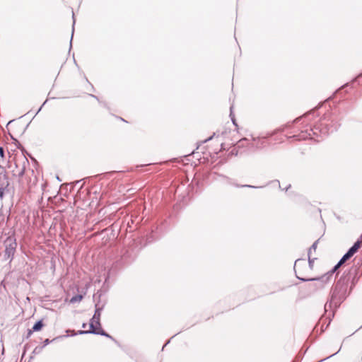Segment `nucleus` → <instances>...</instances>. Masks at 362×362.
I'll return each instance as SVG.
<instances>
[{"mask_svg": "<svg viewBox=\"0 0 362 362\" xmlns=\"http://www.w3.org/2000/svg\"><path fill=\"white\" fill-rule=\"evenodd\" d=\"M47 100H45L43 104L40 106V107L38 109V110L37 111L36 114L37 115L42 108V107L44 106V105L46 103Z\"/></svg>", "mask_w": 362, "mask_h": 362, "instance_id": "72a5a7b5", "label": "nucleus"}, {"mask_svg": "<svg viewBox=\"0 0 362 362\" xmlns=\"http://www.w3.org/2000/svg\"><path fill=\"white\" fill-rule=\"evenodd\" d=\"M66 336H58L57 337H54L53 339L52 340H49V339H46L43 341L42 342V346H43V348H45L46 346H47L48 344H49L50 343L53 342V341H57L59 339H63V338H65Z\"/></svg>", "mask_w": 362, "mask_h": 362, "instance_id": "4468645a", "label": "nucleus"}, {"mask_svg": "<svg viewBox=\"0 0 362 362\" xmlns=\"http://www.w3.org/2000/svg\"><path fill=\"white\" fill-rule=\"evenodd\" d=\"M149 164H146V165H148ZM143 166H146V165H138L137 167H143Z\"/></svg>", "mask_w": 362, "mask_h": 362, "instance_id": "ea45409f", "label": "nucleus"}, {"mask_svg": "<svg viewBox=\"0 0 362 362\" xmlns=\"http://www.w3.org/2000/svg\"><path fill=\"white\" fill-rule=\"evenodd\" d=\"M104 304H100V302H98L95 305V312L93 317L90 319L89 323H93L95 327H100V316L101 313L104 308Z\"/></svg>", "mask_w": 362, "mask_h": 362, "instance_id": "0eeeda50", "label": "nucleus"}, {"mask_svg": "<svg viewBox=\"0 0 362 362\" xmlns=\"http://www.w3.org/2000/svg\"><path fill=\"white\" fill-rule=\"evenodd\" d=\"M8 134L11 137V139L13 140V144H18L19 146H21V143L18 141V140L15 138L10 132H8Z\"/></svg>", "mask_w": 362, "mask_h": 362, "instance_id": "393cba45", "label": "nucleus"}, {"mask_svg": "<svg viewBox=\"0 0 362 362\" xmlns=\"http://www.w3.org/2000/svg\"><path fill=\"white\" fill-rule=\"evenodd\" d=\"M272 182L276 183L278 185L279 188L281 189V190L285 191V192H287L288 190V189H290L291 187V185L289 184L285 188H281V186L280 185V182L278 180H275L272 181Z\"/></svg>", "mask_w": 362, "mask_h": 362, "instance_id": "aec40b11", "label": "nucleus"}, {"mask_svg": "<svg viewBox=\"0 0 362 362\" xmlns=\"http://www.w3.org/2000/svg\"><path fill=\"white\" fill-rule=\"evenodd\" d=\"M351 257L346 252L341 257V259H343V261H347L349 260Z\"/></svg>", "mask_w": 362, "mask_h": 362, "instance_id": "bb28decb", "label": "nucleus"}, {"mask_svg": "<svg viewBox=\"0 0 362 362\" xmlns=\"http://www.w3.org/2000/svg\"><path fill=\"white\" fill-rule=\"evenodd\" d=\"M4 156H5L4 148L2 146H0V157L4 158Z\"/></svg>", "mask_w": 362, "mask_h": 362, "instance_id": "c85d7f7f", "label": "nucleus"}, {"mask_svg": "<svg viewBox=\"0 0 362 362\" xmlns=\"http://www.w3.org/2000/svg\"><path fill=\"white\" fill-rule=\"evenodd\" d=\"M83 296V295L81 294H76V295H74V296H72L70 299V303H77V302H80L82 300Z\"/></svg>", "mask_w": 362, "mask_h": 362, "instance_id": "2eb2a0df", "label": "nucleus"}, {"mask_svg": "<svg viewBox=\"0 0 362 362\" xmlns=\"http://www.w3.org/2000/svg\"><path fill=\"white\" fill-rule=\"evenodd\" d=\"M13 120H10L8 123H7V126L9 125L11 122H13Z\"/></svg>", "mask_w": 362, "mask_h": 362, "instance_id": "58836bf2", "label": "nucleus"}, {"mask_svg": "<svg viewBox=\"0 0 362 362\" xmlns=\"http://www.w3.org/2000/svg\"><path fill=\"white\" fill-rule=\"evenodd\" d=\"M319 240L320 239L317 240L316 241H315L313 245L310 246V247L309 248L308 250V255H311V253L313 251H315L316 249H317V244L319 243Z\"/></svg>", "mask_w": 362, "mask_h": 362, "instance_id": "f3484780", "label": "nucleus"}, {"mask_svg": "<svg viewBox=\"0 0 362 362\" xmlns=\"http://www.w3.org/2000/svg\"><path fill=\"white\" fill-rule=\"evenodd\" d=\"M5 247L4 259L11 262L13 259L14 254L17 247L16 239L14 235L8 236L4 242Z\"/></svg>", "mask_w": 362, "mask_h": 362, "instance_id": "39448f33", "label": "nucleus"}, {"mask_svg": "<svg viewBox=\"0 0 362 362\" xmlns=\"http://www.w3.org/2000/svg\"><path fill=\"white\" fill-rule=\"evenodd\" d=\"M317 211L320 214L321 213V209L320 208L317 209Z\"/></svg>", "mask_w": 362, "mask_h": 362, "instance_id": "79ce46f5", "label": "nucleus"}, {"mask_svg": "<svg viewBox=\"0 0 362 362\" xmlns=\"http://www.w3.org/2000/svg\"><path fill=\"white\" fill-rule=\"evenodd\" d=\"M341 118V112L339 110L337 112H327L313 127L310 125L308 128V124H306L303 127V129L300 131V134H294L291 137L296 140L310 139L319 141L320 138L322 139L337 131L341 125L339 121Z\"/></svg>", "mask_w": 362, "mask_h": 362, "instance_id": "f257e3e1", "label": "nucleus"}, {"mask_svg": "<svg viewBox=\"0 0 362 362\" xmlns=\"http://www.w3.org/2000/svg\"><path fill=\"white\" fill-rule=\"evenodd\" d=\"M86 326H87V324H86V322H83V323L82 324V328H86Z\"/></svg>", "mask_w": 362, "mask_h": 362, "instance_id": "4c0bfd02", "label": "nucleus"}, {"mask_svg": "<svg viewBox=\"0 0 362 362\" xmlns=\"http://www.w3.org/2000/svg\"><path fill=\"white\" fill-rule=\"evenodd\" d=\"M43 346H37L33 351L32 354L34 355H37L40 354L43 350Z\"/></svg>", "mask_w": 362, "mask_h": 362, "instance_id": "412c9836", "label": "nucleus"}, {"mask_svg": "<svg viewBox=\"0 0 362 362\" xmlns=\"http://www.w3.org/2000/svg\"><path fill=\"white\" fill-rule=\"evenodd\" d=\"M35 332L34 331H33V329H28V332H27V334L26 336L25 337V339H28V338L30 337V336L32 335V334Z\"/></svg>", "mask_w": 362, "mask_h": 362, "instance_id": "a878e982", "label": "nucleus"}, {"mask_svg": "<svg viewBox=\"0 0 362 362\" xmlns=\"http://www.w3.org/2000/svg\"><path fill=\"white\" fill-rule=\"evenodd\" d=\"M215 136H216V133H214L212 136H211L209 138H207L206 139L204 140L203 143H206L209 141H211Z\"/></svg>", "mask_w": 362, "mask_h": 362, "instance_id": "7c9ffc66", "label": "nucleus"}, {"mask_svg": "<svg viewBox=\"0 0 362 362\" xmlns=\"http://www.w3.org/2000/svg\"><path fill=\"white\" fill-rule=\"evenodd\" d=\"M89 95L93 98H95V100H97L98 101H99L100 103L103 104V105L106 107H107V104L105 103V102H100L98 97L95 95H93V94H89Z\"/></svg>", "mask_w": 362, "mask_h": 362, "instance_id": "b1692460", "label": "nucleus"}, {"mask_svg": "<svg viewBox=\"0 0 362 362\" xmlns=\"http://www.w3.org/2000/svg\"><path fill=\"white\" fill-rule=\"evenodd\" d=\"M346 262V261H343V259H340L339 261L337 262L338 267H341L342 264H344Z\"/></svg>", "mask_w": 362, "mask_h": 362, "instance_id": "2f4dec72", "label": "nucleus"}, {"mask_svg": "<svg viewBox=\"0 0 362 362\" xmlns=\"http://www.w3.org/2000/svg\"><path fill=\"white\" fill-rule=\"evenodd\" d=\"M24 173L23 170L20 173V175H23Z\"/></svg>", "mask_w": 362, "mask_h": 362, "instance_id": "37998d69", "label": "nucleus"}, {"mask_svg": "<svg viewBox=\"0 0 362 362\" xmlns=\"http://www.w3.org/2000/svg\"><path fill=\"white\" fill-rule=\"evenodd\" d=\"M233 110V105H231V106H230V119H231V121H232L233 124L235 127H238V124H237V123H236V120H235V116H234V115L233 114V110Z\"/></svg>", "mask_w": 362, "mask_h": 362, "instance_id": "4be33fe9", "label": "nucleus"}, {"mask_svg": "<svg viewBox=\"0 0 362 362\" xmlns=\"http://www.w3.org/2000/svg\"><path fill=\"white\" fill-rule=\"evenodd\" d=\"M170 339H169L162 347V351L164 349V348L170 343Z\"/></svg>", "mask_w": 362, "mask_h": 362, "instance_id": "c9c22d12", "label": "nucleus"}, {"mask_svg": "<svg viewBox=\"0 0 362 362\" xmlns=\"http://www.w3.org/2000/svg\"><path fill=\"white\" fill-rule=\"evenodd\" d=\"M362 245V240L358 239L357 240L354 245L347 250V253L351 256L353 257L355 253L358 252L359 248L361 247Z\"/></svg>", "mask_w": 362, "mask_h": 362, "instance_id": "9d476101", "label": "nucleus"}, {"mask_svg": "<svg viewBox=\"0 0 362 362\" xmlns=\"http://www.w3.org/2000/svg\"><path fill=\"white\" fill-rule=\"evenodd\" d=\"M319 108V107H316L315 108L307 112L306 113H305L304 115H303L302 116L296 118V119H294L292 123H298L300 121L303 120V122H305V120L306 121H310V117L312 115L314 117V115L315 113V111Z\"/></svg>", "mask_w": 362, "mask_h": 362, "instance_id": "1a4fd4ad", "label": "nucleus"}, {"mask_svg": "<svg viewBox=\"0 0 362 362\" xmlns=\"http://www.w3.org/2000/svg\"><path fill=\"white\" fill-rule=\"evenodd\" d=\"M134 259V257L129 250H126L121 256L119 264L126 265L130 264Z\"/></svg>", "mask_w": 362, "mask_h": 362, "instance_id": "6e6552de", "label": "nucleus"}, {"mask_svg": "<svg viewBox=\"0 0 362 362\" xmlns=\"http://www.w3.org/2000/svg\"><path fill=\"white\" fill-rule=\"evenodd\" d=\"M80 334H93L96 335H101L103 337H105L107 338L110 339L112 341H113L117 346H120L119 342L115 339L113 337H112L110 334H109L107 332L104 331L102 328V327H95L93 323H89V329L88 332H81Z\"/></svg>", "mask_w": 362, "mask_h": 362, "instance_id": "423d86ee", "label": "nucleus"}, {"mask_svg": "<svg viewBox=\"0 0 362 362\" xmlns=\"http://www.w3.org/2000/svg\"><path fill=\"white\" fill-rule=\"evenodd\" d=\"M291 127V124H290L289 123L286 124V125H284V127L279 128V129H276L272 132H267L266 134H262V135H259L258 136H251V140L252 141V143H249L247 144V147L250 148H254L255 150H259V149H262L264 147L266 146L267 145V142H266V140L272 136H273L274 135H275L277 132H283L284 131L285 129L286 128H289Z\"/></svg>", "mask_w": 362, "mask_h": 362, "instance_id": "7ed1b4c3", "label": "nucleus"}, {"mask_svg": "<svg viewBox=\"0 0 362 362\" xmlns=\"http://www.w3.org/2000/svg\"><path fill=\"white\" fill-rule=\"evenodd\" d=\"M358 274V268L354 266L344 272L342 276L331 290L330 298L325 305V312L328 309H331L334 310V313L340 306L349 294V292L347 291L349 284H351L350 291H351L358 282L359 279Z\"/></svg>", "mask_w": 362, "mask_h": 362, "instance_id": "f03ea898", "label": "nucleus"}, {"mask_svg": "<svg viewBox=\"0 0 362 362\" xmlns=\"http://www.w3.org/2000/svg\"><path fill=\"white\" fill-rule=\"evenodd\" d=\"M72 18H73V25H72V33H71V40H70L69 49H71V48L72 47V40H73L74 32L75 18H74V13H73Z\"/></svg>", "mask_w": 362, "mask_h": 362, "instance_id": "6ab92c4d", "label": "nucleus"}, {"mask_svg": "<svg viewBox=\"0 0 362 362\" xmlns=\"http://www.w3.org/2000/svg\"><path fill=\"white\" fill-rule=\"evenodd\" d=\"M14 144L16 146V147H17L18 149L23 148V146H22V145H21V146H19V145H18V144H16H16Z\"/></svg>", "mask_w": 362, "mask_h": 362, "instance_id": "e433bc0d", "label": "nucleus"}, {"mask_svg": "<svg viewBox=\"0 0 362 362\" xmlns=\"http://www.w3.org/2000/svg\"><path fill=\"white\" fill-rule=\"evenodd\" d=\"M221 177H223L224 179H226L228 181V183H230V179L228 177L224 175H221Z\"/></svg>", "mask_w": 362, "mask_h": 362, "instance_id": "f704fd0d", "label": "nucleus"}, {"mask_svg": "<svg viewBox=\"0 0 362 362\" xmlns=\"http://www.w3.org/2000/svg\"><path fill=\"white\" fill-rule=\"evenodd\" d=\"M362 245V240L358 239L357 240L354 245L347 250V253L351 256L353 257L355 253L358 252L359 248L361 247Z\"/></svg>", "mask_w": 362, "mask_h": 362, "instance_id": "9b49d317", "label": "nucleus"}, {"mask_svg": "<svg viewBox=\"0 0 362 362\" xmlns=\"http://www.w3.org/2000/svg\"><path fill=\"white\" fill-rule=\"evenodd\" d=\"M236 187H248V188H254V189H259L262 188L264 186H254L250 185H235Z\"/></svg>", "mask_w": 362, "mask_h": 362, "instance_id": "a211bd4d", "label": "nucleus"}, {"mask_svg": "<svg viewBox=\"0 0 362 362\" xmlns=\"http://www.w3.org/2000/svg\"><path fill=\"white\" fill-rule=\"evenodd\" d=\"M303 259H298L295 261V263H294V268H296V264L300 262V261H303ZM340 267H338L337 264H335L334 266V267L329 271L328 272L327 274H325V275L322 276H320V277H315V278H303V277H300L299 276L298 274H297V272L296 270V269H294V271H295V274H296V276L298 279H299L300 281H303V282H307V281H317L318 283L317 284H315L313 287H314V289L315 290H317L318 288H323L324 286V284L327 281L329 278L331 276H333V274L337 272V270Z\"/></svg>", "mask_w": 362, "mask_h": 362, "instance_id": "20e7f679", "label": "nucleus"}, {"mask_svg": "<svg viewBox=\"0 0 362 362\" xmlns=\"http://www.w3.org/2000/svg\"><path fill=\"white\" fill-rule=\"evenodd\" d=\"M362 77V72L359 74H358L354 78L352 79V81H351V83H355L356 82L358 78H361Z\"/></svg>", "mask_w": 362, "mask_h": 362, "instance_id": "cd10ccee", "label": "nucleus"}, {"mask_svg": "<svg viewBox=\"0 0 362 362\" xmlns=\"http://www.w3.org/2000/svg\"><path fill=\"white\" fill-rule=\"evenodd\" d=\"M88 332V330H78V332H75L74 330H70V329H67L66 330V333H70V334H66V337H74V336H76V335H81L82 334H80V332Z\"/></svg>", "mask_w": 362, "mask_h": 362, "instance_id": "dca6fc26", "label": "nucleus"}, {"mask_svg": "<svg viewBox=\"0 0 362 362\" xmlns=\"http://www.w3.org/2000/svg\"><path fill=\"white\" fill-rule=\"evenodd\" d=\"M244 141H249V139H248L247 138H243V139H240V140L238 141V144L240 145V144H241L242 142H243Z\"/></svg>", "mask_w": 362, "mask_h": 362, "instance_id": "473e14b6", "label": "nucleus"}, {"mask_svg": "<svg viewBox=\"0 0 362 362\" xmlns=\"http://www.w3.org/2000/svg\"><path fill=\"white\" fill-rule=\"evenodd\" d=\"M308 264H309L310 268L312 269L313 267L314 261H315V259H316V258H311L310 255H308Z\"/></svg>", "mask_w": 362, "mask_h": 362, "instance_id": "5701e85b", "label": "nucleus"}, {"mask_svg": "<svg viewBox=\"0 0 362 362\" xmlns=\"http://www.w3.org/2000/svg\"><path fill=\"white\" fill-rule=\"evenodd\" d=\"M28 124H27V126L25 127V129H23V133H24V132H25V129H26V128L28 127Z\"/></svg>", "mask_w": 362, "mask_h": 362, "instance_id": "a19ab883", "label": "nucleus"}, {"mask_svg": "<svg viewBox=\"0 0 362 362\" xmlns=\"http://www.w3.org/2000/svg\"><path fill=\"white\" fill-rule=\"evenodd\" d=\"M3 178L6 180V183H2L0 185V199H2L5 195V190L7 188V187L9 185V183L8 182V176L6 175V173L4 172V173L2 175Z\"/></svg>", "mask_w": 362, "mask_h": 362, "instance_id": "f8f14e48", "label": "nucleus"}, {"mask_svg": "<svg viewBox=\"0 0 362 362\" xmlns=\"http://www.w3.org/2000/svg\"><path fill=\"white\" fill-rule=\"evenodd\" d=\"M349 86V83H345V84L342 85V86H341V88H339L338 90H337L334 92V94H336L337 93H338L341 89H342V88H345V87H346V86Z\"/></svg>", "mask_w": 362, "mask_h": 362, "instance_id": "c756f323", "label": "nucleus"}, {"mask_svg": "<svg viewBox=\"0 0 362 362\" xmlns=\"http://www.w3.org/2000/svg\"><path fill=\"white\" fill-rule=\"evenodd\" d=\"M45 326V324L43 322V320L40 319L37 320L33 326L32 329L34 332H39Z\"/></svg>", "mask_w": 362, "mask_h": 362, "instance_id": "ddd939ff", "label": "nucleus"}]
</instances>
